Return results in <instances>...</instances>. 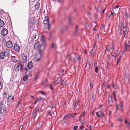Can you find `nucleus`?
I'll return each mask as SVG.
<instances>
[{"label": "nucleus", "instance_id": "4468645a", "mask_svg": "<svg viewBox=\"0 0 130 130\" xmlns=\"http://www.w3.org/2000/svg\"><path fill=\"white\" fill-rule=\"evenodd\" d=\"M44 24L46 25L49 23V18L48 17H45V19L43 21Z\"/></svg>", "mask_w": 130, "mask_h": 130}, {"label": "nucleus", "instance_id": "864d4df0", "mask_svg": "<svg viewBox=\"0 0 130 130\" xmlns=\"http://www.w3.org/2000/svg\"><path fill=\"white\" fill-rule=\"evenodd\" d=\"M36 101L37 102H39L40 101V100L38 98H36Z\"/></svg>", "mask_w": 130, "mask_h": 130}, {"label": "nucleus", "instance_id": "412c9836", "mask_svg": "<svg viewBox=\"0 0 130 130\" xmlns=\"http://www.w3.org/2000/svg\"><path fill=\"white\" fill-rule=\"evenodd\" d=\"M41 40L43 42H45V36H44L43 35L41 36Z\"/></svg>", "mask_w": 130, "mask_h": 130}, {"label": "nucleus", "instance_id": "8fccbe9b", "mask_svg": "<svg viewBox=\"0 0 130 130\" xmlns=\"http://www.w3.org/2000/svg\"><path fill=\"white\" fill-rule=\"evenodd\" d=\"M76 103L75 102H74L73 101V105L74 106V108H75V105H76Z\"/></svg>", "mask_w": 130, "mask_h": 130}, {"label": "nucleus", "instance_id": "5701e85b", "mask_svg": "<svg viewBox=\"0 0 130 130\" xmlns=\"http://www.w3.org/2000/svg\"><path fill=\"white\" fill-rule=\"evenodd\" d=\"M124 37L126 38H127L128 37V31L126 30L124 32Z\"/></svg>", "mask_w": 130, "mask_h": 130}, {"label": "nucleus", "instance_id": "7c9ffc66", "mask_svg": "<svg viewBox=\"0 0 130 130\" xmlns=\"http://www.w3.org/2000/svg\"><path fill=\"white\" fill-rule=\"evenodd\" d=\"M97 116L99 117H102L104 116V114H96Z\"/></svg>", "mask_w": 130, "mask_h": 130}, {"label": "nucleus", "instance_id": "4c0bfd02", "mask_svg": "<svg viewBox=\"0 0 130 130\" xmlns=\"http://www.w3.org/2000/svg\"><path fill=\"white\" fill-rule=\"evenodd\" d=\"M47 24L48 25V27L47 28L49 30L50 28L51 25L50 24H49V23H48Z\"/></svg>", "mask_w": 130, "mask_h": 130}, {"label": "nucleus", "instance_id": "393cba45", "mask_svg": "<svg viewBox=\"0 0 130 130\" xmlns=\"http://www.w3.org/2000/svg\"><path fill=\"white\" fill-rule=\"evenodd\" d=\"M123 102H121L120 103V105L121 108L120 109V110L121 111H123Z\"/></svg>", "mask_w": 130, "mask_h": 130}, {"label": "nucleus", "instance_id": "bb28decb", "mask_svg": "<svg viewBox=\"0 0 130 130\" xmlns=\"http://www.w3.org/2000/svg\"><path fill=\"white\" fill-rule=\"evenodd\" d=\"M28 78V76L26 75V76H24L23 77V79L25 81L27 80Z\"/></svg>", "mask_w": 130, "mask_h": 130}, {"label": "nucleus", "instance_id": "de8ad7c7", "mask_svg": "<svg viewBox=\"0 0 130 130\" xmlns=\"http://www.w3.org/2000/svg\"><path fill=\"white\" fill-rule=\"evenodd\" d=\"M90 88L91 89H92L93 88V85L91 83H90Z\"/></svg>", "mask_w": 130, "mask_h": 130}, {"label": "nucleus", "instance_id": "774afa93", "mask_svg": "<svg viewBox=\"0 0 130 130\" xmlns=\"http://www.w3.org/2000/svg\"><path fill=\"white\" fill-rule=\"evenodd\" d=\"M40 58H36V61L38 62V61L40 60Z\"/></svg>", "mask_w": 130, "mask_h": 130}, {"label": "nucleus", "instance_id": "1a4fd4ad", "mask_svg": "<svg viewBox=\"0 0 130 130\" xmlns=\"http://www.w3.org/2000/svg\"><path fill=\"white\" fill-rule=\"evenodd\" d=\"M35 19L33 18H31L28 22L29 25L30 26L31 24H34L35 23Z\"/></svg>", "mask_w": 130, "mask_h": 130}, {"label": "nucleus", "instance_id": "cd10ccee", "mask_svg": "<svg viewBox=\"0 0 130 130\" xmlns=\"http://www.w3.org/2000/svg\"><path fill=\"white\" fill-rule=\"evenodd\" d=\"M39 92L41 93L42 95H44L46 94V93L45 92L41 91H39Z\"/></svg>", "mask_w": 130, "mask_h": 130}, {"label": "nucleus", "instance_id": "dca6fc26", "mask_svg": "<svg viewBox=\"0 0 130 130\" xmlns=\"http://www.w3.org/2000/svg\"><path fill=\"white\" fill-rule=\"evenodd\" d=\"M40 6V3L38 2H37L35 5V8L36 9L38 10L39 9Z\"/></svg>", "mask_w": 130, "mask_h": 130}, {"label": "nucleus", "instance_id": "4d7b16f0", "mask_svg": "<svg viewBox=\"0 0 130 130\" xmlns=\"http://www.w3.org/2000/svg\"><path fill=\"white\" fill-rule=\"evenodd\" d=\"M23 128V126L22 125H21L20 126V128L19 130H22Z\"/></svg>", "mask_w": 130, "mask_h": 130}, {"label": "nucleus", "instance_id": "680f3d73", "mask_svg": "<svg viewBox=\"0 0 130 130\" xmlns=\"http://www.w3.org/2000/svg\"><path fill=\"white\" fill-rule=\"evenodd\" d=\"M128 122L127 120L126 119H125V123L126 124H127L128 123Z\"/></svg>", "mask_w": 130, "mask_h": 130}, {"label": "nucleus", "instance_id": "58836bf2", "mask_svg": "<svg viewBox=\"0 0 130 130\" xmlns=\"http://www.w3.org/2000/svg\"><path fill=\"white\" fill-rule=\"evenodd\" d=\"M71 17H69L68 18V21L69 23L70 24L71 22Z\"/></svg>", "mask_w": 130, "mask_h": 130}, {"label": "nucleus", "instance_id": "aec40b11", "mask_svg": "<svg viewBox=\"0 0 130 130\" xmlns=\"http://www.w3.org/2000/svg\"><path fill=\"white\" fill-rule=\"evenodd\" d=\"M38 72H37L35 73V77H34V79L35 80L37 79L38 78Z\"/></svg>", "mask_w": 130, "mask_h": 130}, {"label": "nucleus", "instance_id": "37998d69", "mask_svg": "<svg viewBox=\"0 0 130 130\" xmlns=\"http://www.w3.org/2000/svg\"><path fill=\"white\" fill-rule=\"evenodd\" d=\"M125 17L126 18H127L128 17V13L126 12H125Z\"/></svg>", "mask_w": 130, "mask_h": 130}, {"label": "nucleus", "instance_id": "0eeeda50", "mask_svg": "<svg viewBox=\"0 0 130 130\" xmlns=\"http://www.w3.org/2000/svg\"><path fill=\"white\" fill-rule=\"evenodd\" d=\"M75 114H66L64 117V119H66L68 118H71L74 117Z\"/></svg>", "mask_w": 130, "mask_h": 130}, {"label": "nucleus", "instance_id": "b1692460", "mask_svg": "<svg viewBox=\"0 0 130 130\" xmlns=\"http://www.w3.org/2000/svg\"><path fill=\"white\" fill-rule=\"evenodd\" d=\"M108 101L109 103H110V102H112V97L110 95L108 96Z\"/></svg>", "mask_w": 130, "mask_h": 130}, {"label": "nucleus", "instance_id": "13d9d810", "mask_svg": "<svg viewBox=\"0 0 130 130\" xmlns=\"http://www.w3.org/2000/svg\"><path fill=\"white\" fill-rule=\"evenodd\" d=\"M110 50H111L113 49V46H112V45L111 46H110Z\"/></svg>", "mask_w": 130, "mask_h": 130}, {"label": "nucleus", "instance_id": "49530a36", "mask_svg": "<svg viewBox=\"0 0 130 130\" xmlns=\"http://www.w3.org/2000/svg\"><path fill=\"white\" fill-rule=\"evenodd\" d=\"M21 102V101L20 100H19L18 102V104L17 106V107H18L20 104Z\"/></svg>", "mask_w": 130, "mask_h": 130}, {"label": "nucleus", "instance_id": "f704fd0d", "mask_svg": "<svg viewBox=\"0 0 130 130\" xmlns=\"http://www.w3.org/2000/svg\"><path fill=\"white\" fill-rule=\"evenodd\" d=\"M80 121L82 124H85V122L84 120L80 119Z\"/></svg>", "mask_w": 130, "mask_h": 130}, {"label": "nucleus", "instance_id": "a211bd4d", "mask_svg": "<svg viewBox=\"0 0 130 130\" xmlns=\"http://www.w3.org/2000/svg\"><path fill=\"white\" fill-rule=\"evenodd\" d=\"M5 56V53L3 52H2L0 53V59H4Z\"/></svg>", "mask_w": 130, "mask_h": 130}, {"label": "nucleus", "instance_id": "a18cd8bd", "mask_svg": "<svg viewBox=\"0 0 130 130\" xmlns=\"http://www.w3.org/2000/svg\"><path fill=\"white\" fill-rule=\"evenodd\" d=\"M54 104L53 103H51V108H54Z\"/></svg>", "mask_w": 130, "mask_h": 130}, {"label": "nucleus", "instance_id": "6e6d98bb", "mask_svg": "<svg viewBox=\"0 0 130 130\" xmlns=\"http://www.w3.org/2000/svg\"><path fill=\"white\" fill-rule=\"evenodd\" d=\"M120 60V58H119L117 59V64H118Z\"/></svg>", "mask_w": 130, "mask_h": 130}, {"label": "nucleus", "instance_id": "a878e982", "mask_svg": "<svg viewBox=\"0 0 130 130\" xmlns=\"http://www.w3.org/2000/svg\"><path fill=\"white\" fill-rule=\"evenodd\" d=\"M64 85H66V84L65 83V82H64V80H62V83L61 84V85L62 87L64 86Z\"/></svg>", "mask_w": 130, "mask_h": 130}, {"label": "nucleus", "instance_id": "5fc2aeb1", "mask_svg": "<svg viewBox=\"0 0 130 130\" xmlns=\"http://www.w3.org/2000/svg\"><path fill=\"white\" fill-rule=\"evenodd\" d=\"M110 15H109L106 18V19L108 20H109L110 18Z\"/></svg>", "mask_w": 130, "mask_h": 130}, {"label": "nucleus", "instance_id": "39448f33", "mask_svg": "<svg viewBox=\"0 0 130 130\" xmlns=\"http://www.w3.org/2000/svg\"><path fill=\"white\" fill-rule=\"evenodd\" d=\"M14 67L15 71L16 72L19 71L20 72H21L22 71V70L21 71H20L21 68L20 67V66L18 64V65L15 64L14 65Z\"/></svg>", "mask_w": 130, "mask_h": 130}, {"label": "nucleus", "instance_id": "f8f14e48", "mask_svg": "<svg viewBox=\"0 0 130 130\" xmlns=\"http://www.w3.org/2000/svg\"><path fill=\"white\" fill-rule=\"evenodd\" d=\"M14 48L15 51L18 52L20 50V47L16 43L14 45Z\"/></svg>", "mask_w": 130, "mask_h": 130}, {"label": "nucleus", "instance_id": "79ce46f5", "mask_svg": "<svg viewBox=\"0 0 130 130\" xmlns=\"http://www.w3.org/2000/svg\"><path fill=\"white\" fill-rule=\"evenodd\" d=\"M110 51V50H108V47H107L106 48V51H105V53H106V52H107L109 51Z\"/></svg>", "mask_w": 130, "mask_h": 130}, {"label": "nucleus", "instance_id": "9d476101", "mask_svg": "<svg viewBox=\"0 0 130 130\" xmlns=\"http://www.w3.org/2000/svg\"><path fill=\"white\" fill-rule=\"evenodd\" d=\"M61 78L60 77H58L57 80H55L54 83V85H56L58 84L60 81Z\"/></svg>", "mask_w": 130, "mask_h": 130}, {"label": "nucleus", "instance_id": "e433bc0d", "mask_svg": "<svg viewBox=\"0 0 130 130\" xmlns=\"http://www.w3.org/2000/svg\"><path fill=\"white\" fill-rule=\"evenodd\" d=\"M4 93L3 94V96L4 97H5L6 96H7V93L5 92V91H4L3 92Z\"/></svg>", "mask_w": 130, "mask_h": 130}, {"label": "nucleus", "instance_id": "2f4dec72", "mask_svg": "<svg viewBox=\"0 0 130 130\" xmlns=\"http://www.w3.org/2000/svg\"><path fill=\"white\" fill-rule=\"evenodd\" d=\"M50 88L51 89L52 91H53L54 90V89L53 88V86L51 84L50 85Z\"/></svg>", "mask_w": 130, "mask_h": 130}, {"label": "nucleus", "instance_id": "3c124183", "mask_svg": "<svg viewBox=\"0 0 130 130\" xmlns=\"http://www.w3.org/2000/svg\"><path fill=\"white\" fill-rule=\"evenodd\" d=\"M78 128V126H75L73 128V130H76Z\"/></svg>", "mask_w": 130, "mask_h": 130}, {"label": "nucleus", "instance_id": "c9c22d12", "mask_svg": "<svg viewBox=\"0 0 130 130\" xmlns=\"http://www.w3.org/2000/svg\"><path fill=\"white\" fill-rule=\"evenodd\" d=\"M3 103H2V102H1L0 103V109L2 108L3 107Z\"/></svg>", "mask_w": 130, "mask_h": 130}, {"label": "nucleus", "instance_id": "ea45409f", "mask_svg": "<svg viewBox=\"0 0 130 130\" xmlns=\"http://www.w3.org/2000/svg\"><path fill=\"white\" fill-rule=\"evenodd\" d=\"M3 88V84L0 82V89H1Z\"/></svg>", "mask_w": 130, "mask_h": 130}, {"label": "nucleus", "instance_id": "0e129e2a", "mask_svg": "<svg viewBox=\"0 0 130 130\" xmlns=\"http://www.w3.org/2000/svg\"><path fill=\"white\" fill-rule=\"evenodd\" d=\"M87 16L89 17V16H90V13H89V12H87Z\"/></svg>", "mask_w": 130, "mask_h": 130}, {"label": "nucleus", "instance_id": "423d86ee", "mask_svg": "<svg viewBox=\"0 0 130 130\" xmlns=\"http://www.w3.org/2000/svg\"><path fill=\"white\" fill-rule=\"evenodd\" d=\"M1 33L3 36H5L8 34V30L6 28H4L2 30Z\"/></svg>", "mask_w": 130, "mask_h": 130}, {"label": "nucleus", "instance_id": "338daca9", "mask_svg": "<svg viewBox=\"0 0 130 130\" xmlns=\"http://www.w3.org/2000/svg\"><path fill=\"white\" fill-rule=\"evenodd\" d=\"M113 97H116V95L115 93V92H113Z\"/></svg>", "mask_w": 130, "mask_h": 130}, {"label": "nucleus", "instance_id": "c03bdc74", "mask_svg": "<svg viewBox=\"0 0 130 130\" xmlns=\"http://www.w3.org/2000/svg\"><path fill=\"white\" fill-rule=\"evenodd\" d=\"M85 25L86 28H87L89 27V24L87 23H85Z\"/></svg>", "mask_w": 130, "mask_h": 130}, {"label": "nucleus", "instance_id": "9b49d317", "mask_svg": "<svg viewBox=\"0 0 130 130\" xmlns=\"http://www.w3.org/2000/svg\"><path fill=\"white\" fill-rule=\"evenodd\" d=\"M14 99L13 96L11 95L8 96V102H11L13 101Z\"/></svg>", "mask_w": 130, "mask_h": 130}, {"label": "nucleus", "instance_id": "7ed1b4c3", "mask_svg": "<svg viewBox=\"0 0 130 130\" xmlns=\"http://www.w3.org/2000/svg\"><path fill=\"white\" fill-rule=\"evenodd\" d=\"M21 59L23 62L25 63L27 62V57L25 53H21Z\"/></svg>", "mask_w": 130, "mask_h": 130}, {"label": "nucleus", "instance_id": "bf43d9fd", "mask_svg": "<svg viewBox=\"0 0 130 130\" xmlns=\"http://www.w3.org/2000/svg\"><path fill=\"white\" fill-rule=\"evenodd\" d=\"M119 5H116L115 7H114V8H118L119 7Z\"/></svg>", "mask_w": 130, "mask_h": 130}, {"label": "nucleus", "instance_id": "ddd939ff", "mask_svg": "<svg viewBox=\"0 0 130 130\" xmlns=\"http://www.w3.org/2000/svg\"><path fill=\"white\" fill-rule=\"evenodd\" d=\"M28 68L29 70H30L33 67V63L31 61L29 62L27 64Z\"/></svg>", "mask_w": 130, "mask_h": 130}, {"label": "nucleus", "instance_id": "c85d7f7f", "mask_svg": "<svg viewBox=\"0 0 130 130\" xmlns=\"http://www.w3.org/2000/svg\"><path fill=\"white\" fill-rule=\"evenodd\" d=\"M97 10L99 12H101V8L100 7L98 6L97 8Z\"/></svg>", "mask_w": 130, "mask_h": 130}, {"label": "nucleus", "instance_id": "20e7f679", "mask_svg": "<svg viewBox=\"0 0 130 130\" xmlns=\"http://www.w3.org/2000/svg\"><path fill=\"white\" fill-rule=\"evenodd\" d=\"M34 31L35 32V34L34 36L33 39L34 41L35 40V41H36L38 39L39 35L37 31L36 30H34Z\"/></svg>", "mask_w": 130, "mask_h": 130}, {"label": "nucleus", "instance_id": "603ef678", "mask_svg": "<svg viewBox=\"0 0 130 130\" xmlns=\"http://www.w3.org/2000/svg\"><path fill=\"white\" fill-rule=\"evenodd\" d=\"M73 62L75 63L77 62V60H76V58H74L73 59Z\"/></svg>", "mask_w": 130, "mask_h": 130}, {"label": "nucleus", "instance_id": "c756f323", "mask_svg": "<svg viewBox=\"0 0 130 130\" xmlns=\"http://www.w3.org/2000/svg\"><path fill=\"white\" fill-rule=\"evenodd\" d=\"M90 53L91 54V55L92 56H93V50L92 49L90 51Z\"/></svg>", "mask_w": 130, "mask_h": 130}, {"label": "nucleus", "instance_id": "09e8293b", "mask_svg": "<svg viewBox=\"0 0 130 130\" xmlns=\"http://www.w3.org/2000/svg\"><path fill=\"white\" fill-rule=\"evenodd\" d=\"M27 71V68H25L24 69V72H25V73H26V72Z\"/></svg>", "mask_w": 130, "mask_h": 130}, {"label": "nucleus", "instance_id": "6ab92c4d", "mask_svg": "<svg viewBox=\"0 0 130 130\" xmlns=\"http://www.w3.org/2000/svg\"><path fill=\"white\" fill-rule=\"evenodd\" d=\"M56 46V44L55 43L53 42L52 43L51 47L52 48L55 47Z\"/></svg>", "mask_w": 130, "mask_h": 130}, {"label": "nucleus", "instance_id": "6e6552de", "mask_svg": "<svg viewBox=\"0 0 130 130\" xmlns=\"http://www.w3.org/2000/svg\"><path fill=\"white\" fill-rule=\"evenodd\" d=\"M13 46V44L12 41H8L6 43L7 46L9 48Z\"/></svg>", "mask_w": 130, "mask_h": 130}, {"label": "nucleus", "instance_id": "473e14b6", "mask_svg": "<svg viewBox=\"0 0 130 130\" xmlns=\"http://www.w3.org/2000/svg\"><path fill=\"white\" fill-rule=\"evenodd\" d=\"M125 50L126 51L127 48V45L126 43L125 42Z\"/></svg>", "mask_w": 130, "mask_h": 130}, {"label": "nucleus", "instance_id": "69168bd1", "mask_svg": "<svg viewBox=\"0 0 130 130\" xmlns=\"http://www.w3.org/2000/svg\"><path fill=\"white\" fill-rule=\"evenodd\" d=\"M84 126H82L80 127V129H82L83 128H84Z\"/></svg>", "mask_w": 130, "mask_h": 130}, {"label": "nucleus", "instance_id": "a19ab883", "mask_svg": "<svg viewBox=\"0 0 130 130\" xmlns=\"http://www.w3.org/2000/svg\"><path fill=\"white\" fill-rule=\"evenodd\" d=\"M98 67H96L95 69V72L96 73H97L98 72Z\"/></svg>", "mask_w": 130, "mask_h": 130}, {"label": "nucleus", "instance_id": "f257e3e1", "mask_svg": "<svg viewBox=\"0 0 130 130\" xmlns=\"http://www.w3.org/2000/svg\"><path fill=\"white\" fill-rule=\"evenodd\" d=\"M45 43L40 44V42L37 41L34 45V49L37 50H39V54L40 57L41 56V54L43 53L45 50Z\"/></svg>", "mask_w": 130, "mask_h": 130}, {"label": "nucleus", "instance_id": "72a5a7b5", "mask_svg": "<svg viewBox=\"0 0 130 130\" xmlns=\"http://www.w3.org/2000/svg\"><path fill=\"white\" fill-rule=\"evenodd\" d=\"M77 25H76V29H75V32L74 33V35H76V33H77Z\"/></svg>", "mask_w": 130, "mask_h": 130}, {"label": "nucleus", "instance_id": "e2e57ef3", "mask_svg": "<svg viewBox=\"0 0 130 130\" xmlns=\"http://www.w3.org/2000/svg\"><path fill=\"white\" fill-rule=\"evenodd\" d=\"M43 99V98L41 97L40 96L39 97V99L40 101L42 100Z\"/></svg>", "mask_w": 130, "mask_h": 130}, {"label": "nucleus", "instance_id": "052dcab7", "mask_svg": "<svg viewBox=\"0 0 130 130\" xmlns=\"http://www.w3.org/2000/svg\"><path fill=\"white\" fill-rule=\"evenodd\" d=\"M81 58L79 56H78V61H79L80 59Z\"/></svg>", "mask_w": 130, "mask_h": 130}, {"label": "nucleus", "instance_id": "2eb2a0df", "mask_svg": "<svg viewBox=\"0 0 130 130\" xmlns=\"http://www.w3.org/2000/svg\"><path fill=\"white\" fill-rule=\"evenodd\" d=\"M0 109V112L1 113L3 114L6 113V109L5 107L4 106L2 108Z\"/></svg>", "mask_w": 130, "mask_h": 130}, {"label": "nucleus", "instance_id": "f03ea898", "mask_svg": "<svg viewBox=\"0 0 130 130\" xmlns=\"http://www.w3.org/2000/svg\"><path fill=\"white\" fill-rule=\"evenodd\" d=\"M11 59L12 61L14 62H17L18 64L20 66V67L21 68V71L23 70V67L21 62L19 60H17L15 58L16 57L14 56L11 57Z\"/></svg>", "mask_w": 130, "mask_h": 130}, {"label": "nucleus", "instance_id": "4be33fe9", "mask_svg": "<svg viewBox=\"0 0 130 130\" xmlns=\"http://www.w3.org/2000/svg\"><path fill=\"white\" fill-rule=\"evenodd\" d=\"M39 107H37L36 109L33 110V114H36L37 111L39 110Z\"/></svg>", "mask_w": 130, "mask_h": 130}, {"label": "nucleus", "instance_id": "f3484780", "mask_svg": "<svg viewBox=\"0 0 130 130\" xmlns=\"http://www.w3.org/2000/svg\"><path fill=\"white\" fill-rule=\"evenodd\" d=\"M90 62L89 61H87L86 62L85 68L87 69H90Z\"/></svg>", "mask_w": 130, "mask_h": 130}]
</instances>
